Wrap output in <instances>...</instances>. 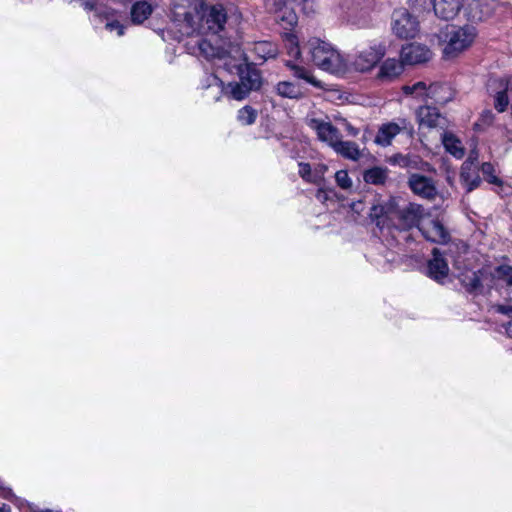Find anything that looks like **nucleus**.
Masks as SVG:
<instances>
[{"label": "nucleus", "instance_id": "nucleus-1", "mask_svg": "<svg viewBox=\"0 0 512 512\" xmlns=\"http://www.w3.org/2000/svg\"><path fill=\"white\" fill-rule=\"evenodd\" d=\"M425 216L426 210L423 205L410 202L399 207L394 198L373 205L369 213L370 219L381 231L384 229L408 231L419 227Z\"/></svg>", "mask_w": 512, "mask_h": 512}, {"label": "nucleus", "instance_id": "nucleus-2", "mask_svg": "<svg viewBox=\"0 0 512 512\" xmlns=\"http://www.w3.org/2000/svg\"><path fill=\"white\" fill-rule=\"evenodd\" d=\"M306 46L312 62L320 69L332 74L345 71L346 62L344 58L331 44L319 38H311Z\"/></svg>", "mask_w": 512, "mask_h": 512}, {"label": "nucleus", "instance_id": "nucleus-3", "mask_svg": "<svg viewBox=\"0 0 512 512\" xmlns=\"http://www.w3.org/2000/svg\"><path fill=\"white\" fill-rule=\"evenodd\" d=\"M447 43L443 49L446 58H454L469 48L476 37V30L473 26L452 28L447 33Z\"/></svg>", "mask_w": 512, "mask_h": 512}, {"label": "nucleus", "instance_id": "nucleus-4", "mask_svg": "<svg viewBox=\"0 0 512 512\" xmlns=\"http://www.w3.org/2000/svg\"><path fill=\"white\" fill-rule=\"evenodd\" d=\"M458 279L465 291L474 296L484 295L492 290L490 267H482L476 271L465 270L459 274Z\"/></svg>", "mask_w": 512, "mask_h": 512}, {"label": "nucleus", "instance_id": "nucleus-5", "mask_svg": "<svg viewBox=\"0 0 512 512\" xmlns=\"http://www.w3.org/2000/svg\"><path fill=\"white\" fill-rule=\"evenodd\" d=\"M199 12H201L200 30L202 33L216 35L224 30L227 22V13L223 5L201 3Z\"/></svg>", "mask_w": 512, "mask_h": 512}, {"label": "nucleus", "instance_id": "nucleus-6", "mask_svg": "<svg viewBox=\"0 0 512 512\" xmlns=\"http://www.w3.org/2000/svg\"><path fill=\"white\" fill-rule=\"evenodd\" d=\"M419 23L407 9L399 8L394 10L391 17V29L395 36L400 39H409L416 36Z\"/></svg>", "mask_w": 512, "mask_h": 512}, {"label": "nucleus", "instance_id": "nucleus-7", "mask_svg": "<svg viewBox=\"0 0 512 512\" xmlns=\"http://www.w3.org/2000/svg\"><path fill=\"white\" fill-rule=\"evenodd\" d=\"M306 123L316 132L318 139L321 142L326 143L331 148H333V145L342 138L339 129L329 121H324L318 118H307Z\"/></svg>", "mask_w": 512, "mask_h": 512}, {"label": "nucleus", "instance_id": "nucleus-8", "mask_svg": "<svg viewBox=\"0 0 512 512\" xmlns=\"http://www.w3.org/2000/svg\"><path fill=\"white\" fill-rule=\"evenodd\" d=\"M407 184L415 195L423 199L432 201L438 195L435 181L430 177L413 173L409 176Z\"/></svg>", "mask_w": 512, "mask_h": 512}, {"label": "nucleus", "instance_id": "nucleus-9", "mask_svg": "<svg viewBox=\"0 0 512 512\" xmlns=\"http://www.w3.org/2000/svg\"><path fill=\"white\" fill-rule=\"evenodd\" d=\"M171 19L178 25H185L186 35L192 33V0H171L170 1Z\"/></svg>", "mask_w": 512, "mask_h": 512}, {"label": "nucleus", "instance_id": "nucleus-10", "mask_svg": "<svg viewBox=\"0 0 512 512\" xmlns=\"http://www.w3.org/2000/svg\"><path fill=\"white\" fill-rule=\"evenodd\" d=\"M385 55V47L382 45L371 46L361 51L354 60V67L360 72H366L373 68Z\"/></svg>", "mask_w": 512, "mask_h": 512}, {"label": "nucleus", "instance_id": "nucleus-11", "mask_svg": "<svg viewBox=\"0 0 512 512\" xmlns=\"http://www.w3.org/2000/svg\"><path fill=\"white\" fill-rule=\"evenodd\" d=\"M430 57V49L427 46L418 43L407 44L401 50L402 62L409 65L426 62Z\"/></svg>", "mask_w": 512, "mask_h": 512}, {"label": "nucleus", "instance_id": "nucleus-12", "mask_svg": "<svg viewBox=\"0 0 512 512\" xmlns=\"http://www.w3.org/2000/svg\"><path fill=\"white\" fill-rule=\"evenodd\" d=\"M203 96L210 101L218 102L226 95L224 82L214 74L207 75L201 83Z\"/></svg>", "mask_w": 512, "mask_h": 512}, {"label": "nucleus", "instance_id": "nucleus-13", "mask_svg": "<svg viewBox=\"0 0 512 512\" xmlns=\"http://www.w3.org/2000/svg\"><path fill=\"white\" fill-rule=\"evenodd\" d=\"M422 235L427 241L436 244H447L451 240L449 230L438 220H432L427 227L421 229Z\"/></svg>", "mask_w": 512, "mask_h": 512}, {"label": "nucleus", "instance_id": "nucleus-14", "mask_svg": "<svg viewBox=\"0 0 512 512\" xmlns=\"http://www.w3.org/2000/svg\"><path fill=\"white\" fill-rule=\"evenodd\" d=\"M435 15L443 20L454 19L463 7V0H432Z\"/></svg>", "mask_w": 512, "mask_h": 512}, {"label": "nucleus", "instance_id": "nucleus-15", "mask_svg": "<svg viewBox=\"0 0 512 512\" xmlns=\"http://www.w3.org/2000/svg\"><path fill=\"white\" fill-rule=\"evenodd\" d=\"M240 81L248 88L249 91H257L262 85V75L252 64L240 65L238 67Z\"/></svg>", "mask_w": 512, "mask_h": 512}, {"label": "nucleus", "instance_id": "nucleus-16", "mask_svg": "<svg viewBox=\"0 0 512 512\" xmlns=\"http://www.w3.org/2000/svg\"><path fill=\"white\" fill-rule=\"evenodd\" d=\"M460 182L468 193L478 188L482 182L478 169L474 167V163L470 159L461 166Z\"/></svg>", "mask_w": 512, "mask_h": 512}, {"label": "nucleus", "instance_id": "nucleus-17", "mask_svg": "<svg viewBox=\"0 0 512 512\" xmlns=\"http://www.w3.org/2000/svg\"><path fill=\"white\" fill-rule=\"evenodd\" d=\"M404 70V62L394 58L386 59L380 66L377 79L382 82H391L398 78Z\"/></svg>", "mask_w": 512, "mask_h": 512}, {"label": "nucleus", "instance_id": "nucleus-18", "mask_svg": "<svg viewBox=\"0 0 512 512\" xmlns=\"http://www.w3.org/2000/svg\"><path fill=\"white\" fill-rule=\"evenodd\" d=\"M433 258L428 262V274L437 282H442L448 276L449 267L437 248L432 250Z\"/></svg>", "mask_w": 512, "mask_h": 512}, {"label": "nucleus", "instance_id": "nucleus-19", "mask_svg": "<svg viewBox=\"0 0 512 512\" xmlns=\"http://www.w3.org/2000/svg\"><path fill=\"white\" fill-rule=\"evenodd\" d=\"M402 126L398 123L390 122L387 124H383L375 137V143L381 146H388L391 144L393 138L400 133L402 129H405L406 120H401Z\"/></svg>", "mask_w": 512, "mask_h": 512}, {"label": "nucleus", "instance_id": "nucleus-20", "mask_svg": "<svg viewBox=\"0 0 512 512\" xmlns=\"http://www.w3.org/2000/svg\"><path fill=\"white\" fill-rule=\"evenodd\" d=\"M390 162L408 170H424V166L428 165V163L423 162L419 156L409 154H395L391 157Z\"/></svg>", "mask_w": 512, "mask_h": 512}, {"label": "nucleus", "instance_id": "nucleus-21", "mask_svg": "<svg viewBox=\"0 0 512 512\" xmlns=\"http://www.w3.org/2000/svg\"><path fill=\"white\" fill-rule=\"evenodd\" d=\"M490 282L492 289L499 282L504 283L508 287H512V265L501 264L490 268Z\"/></svg>", "mask_w": 512, "mask_h": 512}, {"label": "nucleus", "instance_id": "nucleus-22", "mask_svg": "<svg viewBox=\"0 0 512 512\" xmlns=\"http://www.w3.org/2000/svg\"><path fill=\"white\" fill-rule=\"evenodd\" d=\"M332 149L345 159L357 161L361 157L358 144L352 141H343L342 138L333 145Z\"/></svg>", "mask_w": 512, "mask_h": 512}, {"label": "nucleus", "instance_id": "nucleus-23", "mask_svg": "<svg viewBox=\"0 0 512 512\" xmlns=\"http://www.w3.org/2000/svg\"><path fill=\"white\" fill-rule=\"evenodd\" d=\"M426 99H431L434 103L444 105L451 100V93L448 86L440 83L429 84Z\"/></svg>", "mask_w": 512, "mask_h": 512}, {"label": "nucleus", "instance_id": "nucleus-24", "mask_svg": "<svg viewBox=\"0 0 512 512\" xmlns=\"http://www.w3.org/2000/svg\"><path fill=\"white\" fill-rule=\"evenodd\" d=\"M417 117L420 124L432 128L439 125L441 115L436 107L424 105L417 110Z\"/></svg>", "mask_w": 512, "mask_h": 512}, {"label": "nucleus", "instance_id": "nucleus-25", "mask_svg": "<svg viewBox=\"0 0 512 512\" xmlns=\"http://www.w3.org/2000/svg\"><path fill=\"white\" fill-rule=\"evenodd\" d=\"M285 65L291 71L292 75L295 78L302 79L315 87L320 86V82L317 79H315V77L311 74L310 70L307 69L306 67L296 64L292 60H287L285 62Z\"/></svg>", "mask_w": 512, "mask_h": 512}, {"label": "nucleus", "instance_id": "nucleus-26", "mask_svg": "<svg viewBox=\"0 0 512 512\" xmlns=\"http://www.w3.org/2000/svg\"><path fill=\"white\" fill-rule=\"evenodd\" d=\"M389 170L386 167L375 166L363 173V180L367 184L384 185L388 179Z\"/></svg>", "mask_w": 512, "mask_h": 512}, {"label": "nucleus", "instance_id": "nucleus-27", "mask_svg": "<svg viewBox=\"0 0 512 512\" xmlns=\"http://www.w3.org/2000/svg\"><path fill=\"white\" fill-rule=\"evenodd\" d=\"M254 53L259 59L267 60L275 58L278 55L279 49L277 44L270 41H258L253 47Z\"/></svg>", "mask_w": 512, "mask_h": 512}, {"label": "nucleus", "instance_id": "nucleus-28", "mask_svg": "<svg viewBox=\"0 0 512 512\" xmlns=\"http://www.w3.org/2000/svg\"><path fill=\"white\" fill-rule=\"evenodd\" d=\"M200 53L209 60L224 59L227 55V51L219 46H214L208 40H203L199 43Z\"/></svg>", "mask_w": 512, "mask_h": 512}, {"label": "nucleus", "instance_id": "nucleus-29", "mask_svg": "<svg viewBox=\"0 0 512 512\" xmlns=\"http://www.w3.org/2000/svg\"><path fill=\"white\" fill-rule=\"evenodd\" d=\"M443 145L447 152L456 158H462L465 154L461 142L451 133H444L442 137Z\"/></svg>", "mask_w": 512, "mask_h": 512}, {"label": "nucleus", "instance_id": "nucleus-30", "mask_svg": "<svg viewBox=\"0 0 512 512\" xmlns=\"http://www.w3.org/2000/svg\"><path fill=\"white\" fill-rule=\"evenodd\" d=\"M277 94L281 97L298 99L302 96L301 89L290 81H281L275 86Z\"/></svg>", "mask_w": 512, "mask_h": 512}, {"label": "nucleus", "instance_id": "nucleus-31", "mask_svg": "<svg viewBox=\"0 0 512 512\" xmlns=\"http://www.w3.org/2000/svg\"><path fill=\"white\" fill-rule=\"evenodd\" d=\"M226 96L231 97L235 100H243L248 97L251 91L241 82H230L225 85Z\"/></svg>", "mask_w": 512, "mask_h": 512}, {"label": "nucleus", "instance_id": "nucleus-32", "mask_svg": "<svg viewBox=\"0 0 512 512\" xmlns=\"http://www.w3.org/2000/svg\"><path fill=\"white\" fill-rule=\"evenodd\" d=\"M283 41L288 55L298 59L301 55V50L297 36L293 33H284Z\"/></svg>", "mask_w": 512, "mask_h": 512}, {"label": "nucleus", "instance_id": "nucleus-33", "mask_svg": "<svg viewBox=\"0 0 512 512\" xmlns=\"http://www.w3.org/2000/svg\"><path fill=\"white\" fill-rule=\"evenodd\" d=\"M480 170L483 174L484 180L487 181L489 184L495 185L498 188H501L503 186V181L495 174V167L492 163H482Z\"/></svg>", "mask_w": 512, "mask_h": 512}, {"label": "nucleus", "instance_id": "nucleus-34", "mask_svg": "<svg viewBox=\"0 0 512 512\" xmlns=\"http://www.w3.org/2000/svg\"><path fill=\"white\" fill-rule=\"evenodd\" d=\"M429 85L424 81L416 82L412 85H404L402 87V92L405 95H415L416 97H421L425 100Z\"/></svg>", "mask_w": 512, "mask_h": 512}, {"label": "nucleus", "instance_id": "nucleus-35", "mask_svg": "<svg viewBox=\"0 0 512 512\" xmlns=\"http://www.w3.org/2000/svg\"><path fill=\"white\" fill-rule=\"evenodd\" d=\"M257 116V110L254 109L252 106L246 105L239 109L237 113V120L242 125H252L255 123Z\"/></svg>", "mask_w": 512, "mask_h": 512}, {"label": "nucleus", "instance_id": "nucleus-36", "mask_svg": "<svg viewBox=\"0 0 512 512\" xmlns=\"http://www.w3.org/2000/svg\"><path fill=\"white\" fill-rule=\"evenodd\" d=\"M511 96L506 89L499 91L495 96L494 107L498 112H504L508 105Z\"/></svg>", "mask_w": 512, "mask_h": 512}, {"label": "nucleus", "instance_id": "nucleus-37", "mask_svg": "<svg viewBox=\"0 0 512 512\" xmlns=\"http://www.w3.org/2000/svg\"><path fill=\"white\" fill-rule=\"evenodd\" d=\"M277 19L286 23L290 27H293L297 24V15L292 9H279Z\"/></svg>", "mask_w": 512, "mask_h": 512}, {"label": "nucleus", "instance_id": "nucleus-38", "mask_svg": "<svg viewBox=\"0 0 512 512\" xmlns=\"http://www.w3.org/2000/svg\"><path fill=\"white\" fill-rule=\"evenodd\" d=\"M337 185L342 189H349L352 187V180L346 170H339L335 174Z\"/></svg>", "mask_w": 512, "mask_h": 512}, {"label": "nucleus", "instance_id": "nucleus-39", "mask_svg": "<svg viewBox=\"0 0 512 512\" xmlns=\"http://www.w3.org/2000/svg\"><path fill=\"white\" fill-rule=\"evenodd\" d=\"M299 166V175L300 177L308 182V183H315L316 180L312 177V169L311 165L309 163L300 162L298 164Z\"/></svg>", "mask_w": 512, "mask_h": 512}, {"label": "nucleus", "instance_id": "nucleus-40", "mask_svg": "<svg viewBox=\"0 0 512 512\" xmlns=\"http://www.w3.org/2000/svg\"><path fill=\"white\" fill-rule=\"evenodd\" d=\"M494 312L512 318V305L496 304L492 306Z\"/></svg>", "mask_w": 512, "mask_h": 512}, {"label": "nucleus", "instance_id": "nucleus-41", "mask_svg": "<svg viewBox=\"0 0 512 512\" xmlns=\"http://www.w3.org/2000/svg\"><path fill=\"white\" fill-rule=\"evenodd\" d=\"M106 27L111 31L117 30L119 36H122L124 34L125 27L118 20L108 22L106 24Z\"/></svg>", "mask_w": 512, "mask_h": 512}, {"label": "nucleus", "instance_id": "nucleus-42", "mask_svg": "<svg viewBox=\"0 0 512 512\" xmlns=\"http://www.w3.org/2000/svg\"><path fill=\"white\" fill-rule=\"evenodd\" d=\"M343 126L345 130L347 131L348 135L351 137H356L359 134V129L354 127L350 122H348L346 119H342Z\"/></svg>", "mask_w": 512, "mask_h": 512}, {"label": "nucleus", "instance_id": "nucleus-43", "mask_svg": "<svg viewBox=\"0 0 512 512\" xmlns=\"http://www.w3.org/2000/svg\"><path fill=\"white\" fill-rule=\"evenodd\" d=\"M505 89L512 98V76L507 80Z\"/></svg>", "mask_w": 512, "mask_h": 512}, {"label": "nucleus", "instance_id": "nucleus-44", "mask_svg": "<svg viewBox=\"0 0 512 512\" xmlns=\"http://www.w3.org/2000/svg\"><path fill=\"white\" fill-rule=\"evenodd\" d=\"M0 512H11V506L6 503H2L0 506Z\"/></svg>", "mask_w": 512, "mask_h": 512}, {"label": "nucleus", "instance_id": "nucleus-45", "mask_svg": "<svg viewBox=\"0 0 512 512\" xmlns=\"http://www.w3.org/2000/svg\"><path fill=\"white\" fill-rule=\"evenodd\" d=\"M506 333L508 334L509 337L512 338V320L508 323L506 327Z\"/></svg>", "mask_w": 512, "mask_h": 512}]
</instances>
